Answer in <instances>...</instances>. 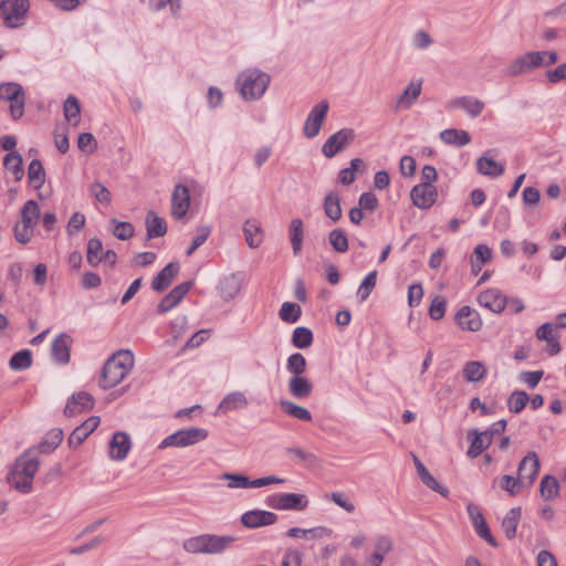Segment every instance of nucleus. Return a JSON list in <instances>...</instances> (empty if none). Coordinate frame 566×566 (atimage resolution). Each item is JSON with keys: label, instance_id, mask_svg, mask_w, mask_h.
I'll return each instance as SVG.
<instances>
[{"label": "nucleus", "instance_id": "49530a36", "mask_svg": "<svg viewBox=\"0 0 566 566\" xmlns=\"http://www.w3.org/2000/svg\"><path fill=\"white\" fill-rule=\"evenodd\" d=\"M313 343V333L310 328L304 326H298L293 331L292 335V344L294 347L304 349L312 345Z\"/></svg>", "mask_w": 566, "mask_h": 566}, {"label": "nucleus", "instance_id": "a18cd8bd", "mask_svg": "<svg viewBox=\"0 0 566 566\" xmlns=\"http://www.w3.org/2000/svg\"><path fill=\"white\" fill-rule=\"evenodd\" d=\"M485 366L481 361H469L464 365L463 377L467 381L476 382L484 378Z\"/></svg>", "mask_w": 566, "mask_h": 566}, {"label": "nucleus", "instance_id": "0eeeda50", "mask_svg": "<svg viewBox=\"0 0 566 566\" xmlns=\"http://www.w3.org/2000/svg\"><path fill=\"white\" fill-rule=\"evenodd\" d=\"M208 438V430L203 428L180 429L166 437L159 444V449L168 447L186 448L195 446Z\"/></svg>", "mask_w": 566, "mask_h": 566}, {"label": "nucleus", "instance_id": "f03ea898", "mask_svg": "<svg viewBox=\"0 0 566 566\" xmlns=\"http://www.w3.org/2000/svg\"><path fill=\"white\" fill-rule=\"evenodd\" d=\"M235 541L232 535L202 534L186 539L182 547L190 554H220Z\"/></svg>", "mask_w": 566, "mask_h": 566}, {"label": "nucleus", "instance_id": "473e14b6", "mask_svg": "<svg viewBox=\"0 0 566 566\" xmlns=\"http://www.w3.org/2000/svg\"><path fill=\"white\" fill-rule=\"evenodd\" d=\"M289 232L293 253L294 255H298L304 238L303 221L298 218L293 219L290 223Z\"/></svg>", "mask_w": 566, "mask_h": 566}, {"label": "nucleus", "instance_id": "dca6fc26", "mask_svg": "<svg viewBox=\"0 0 566 566\" xmlns=\"http://www.w3.org/2000/svg\"><path fill=\"white\" fill-rule=\"evenodd\" d=\"M478 302L481 306L499 314L504 311L507 297L497 289H489L479 294Z\"/></svg>", "mask_w": 566, "mask_h": 566}, {"label": "nucleus", "instance_id": "79ce46f5", "mask_svg": "<svg viewBox=\"0 0 566 566\" xmlns=\"http://www.w3.org/2000/svg\"><path fill=\"white\" fill-rule=\"evenodd\" d=\"M63 440V430L55 428L48 433V438L40 442L36 447L40 453H51Z\"/></svg>", "mask_w": 566, "mask_h": 566}, {"label": "nucleus", "instance_id": "423d86ee", "mask_svg": "<svg viewBox=\"0 0 566 566\" xmlns=\"http://www.w3.org/2000/svg\"><path fill=\"white\" fill-rule=\"evenodd\" d=\"M29 10V0H0V17L7 28L22 27Z\"/></svg>", "mask_w": 566, "mask_h": 566}, {"label": "nucleus", "instance_id": "8fccbe9b", "mask_svg": "<svg viewBox=\"0 0 566 566\" xmlns=\"http://www.w3.org/2000/svg\"><path fill=\"white\" fill-rule=\"evenodd\" d=\"M301 314V306L291 302H284L279 312L280 318L285 323H296Z\"/></svg>", "mask_w": 566, "mask_h": 566}, {"label": "nucleus", "instance_id": "f3484780", "mask_svg": "<svg viewBox=\"0 0 566 566\" xmlns=\"http://www.w3.org/2000/svg\"><path fill=\"white\" fill-rule=\"evenodd\" d=\"M455 322L463 331L478 332L483 322L480 314L468 305L462 306L455 314Z\"/></svg>", "mask_w": 566, "mask_h": 566}, {"label": "nucleus", "instance_id": "5701e85b", "mask_svg": "<svg viewBox=\"0 0 566 566\" xmlns=\"http://www.w3.org/2000/svg\"><path fill=\"white\" fill-rule=\"evenodd\" d=\"M73 339L70 335L62 333L53 342L51 353L53 359L59 364H66L70 361V352Z\"/></svg>", "mask_w": 566, "mask_h": 566}, {"label": "nucleus", "instance_id": "c85d7f7f", "mask_svg": "<svg viewBox=\"0 0 566 566\" xmlns=\"http://www.w3.org/2000/svg\"><path fill=\"white\" fill-rule=\"evenodd\" d=\"M242 280L237 274H229L220 282V295L223 300H233L241 291Z\"/></svg>", "mask_w": 566, "mask_h": 566}, {"label": "nucleus", "instance_id": "cd10ccee", "mask_svg": "<svg viewBox=\"0 0 566 566\" xmlns=\"http://www.w3.org/2000/svg\"><path fill=\"white\" fill-rule=\"evenodd\" d=\"M32 449L25 451L20 458H18L13 464L15 469H20L24 476L33 481L35 473L39 470L40 461L36 458L31 457Z\"/></svg>", "mask_w": 566, "mask_h": 566}, {"label": "nucleus", "instance_id": "4be33fe9", "mask_svg": "<svg viewBox=\"0 0 566 566\" xmlns=\"http://www.w3.org/2000/svg\"><path fill=\"white\" fill-rule=\"evenodd\" d=\"M180 265L178 262L168 263L151 282V289L156 292L165 291L178 275Z\"/></svg>", "mask_w": 566, "mask_h": 566}, {"label": "nucleus", "instance_id": "ea45409f", "mask_svg": "<svg viewBox=\"0 0 566 566\" xmlns=\"http://www.w3.org/2000/svg\"><path fill=\"white\" fill-rule=\"evenodd\" d=\"M28 179L31 186L40 189L45 184V170L39 159H33L28 167Z\"/></svg>", "mask_w": 566, "mask_h": 566}, {"label": "nucleus", "instance_id": "052dcab7", "mask_svg": "<svg viewBox=\"0 0 566 566\" xmlns=\"http://www.w3.org/2000/svg\"><path fill=\"white\" fill-rule=\"evenodd\" d=\"M447 308V301L442 295H437L429 307V315L434 321L443 318Z\"/></svg>", "mask_w": 566, "mask_h": 566}, {"label": "nucleus", "instance_id": "5fc2aeb1", "mask_svg": "<svg viewBox=\"0 0 566 566\" xmlns=\"http://www.w3.org/2000/svg\"><path fill=\"white\" fill-rule=\"evenodd\" d=\"M306 366V359L301 353H294L287 358L286 368L293 376L303 375Z\"/></svg>", "mask_w": 566, "mask_h": 566}, {"label": "nucleus", "instance_id": "7ed1b4c3", "mask_svg": "<svg viewBox=\"0 0 566 566\" xmlns=\"http://www.w3.org/2000/svg\"><path fill=\"white\" fill-rule=\"evenodd\" d=\"M270 84V76L259 70H247L237 78L241 96L245 101H255L263 96Z\"/></svg>", "mask_w": 566, "mask_h": 566}, {"label": "nucleus", "instance_id": "a19ab883", "mask_svg": "<svg viewBox=\"0 0 566 566\" xmlns=\"http://www.w3.org/2000/svg\"><path fill=\"white\" fill-rule=\"evenodd\" d=\"M324 212L334 222L342 218V208L339 196L335 192H329L324 199Z\"/></svg>", "mask_w": 566, "mask_h": 566}, {"label": "nucleus", "instance_id": "39448f33", "mask_svg": "<svg viewBox=\"0 0 566 566\" xmlns=\"http://www.w3.org/2000/svg\"><path fill=\"white\" fill-rule=\"evenodd\" d=\"M506 420L501 419L494 422L489 429L480 432L478 429H471L468 432V439L471 441L470 448L467 452L468 457L474 459L486 450L495 434L503 432L506 429Z\"/></svg>", "mask_w": 566, "mask_h": 566}, {"label": "nucleus", "instance_id": "6e6552de", "mask_svg": "<svg viewBox=\"0 0 566 566\" xmlns=\"http://www.w3.org/2000/svg\"><path fill=\"white\" fill-rule=\"evenodd\" d=\"M544 65L542 53L530 51L507 64L505 75L515 77Z\"/></svg>", "mask_w": 566, "mask_h": 566}, {"label": "nucleus", "instance_id": "a211bd4d", "mask_svg": "<svg viewBox=\"0 0 566 566\" xmlns=\"http://www.w3.org/2000/svg\"><path fill=\"white\" fill-rule=\"evenodd\" d=\"M192 286L191 281L182 282L175 286L158 304V313H167L178 305Z\"/></svg>", "mask_w": 566, "mask_h": 566}, {"label": "nucleus", "instance_id": "c756f323", "mask_svg": "<svg viewBox=\"0 0 566 566\" xmlns=\"http://www.w3.org/2000/svg\"><path fill=\"white\" fill-rule=\"evenodd\" d=\"M146 229L149 239L160 238L167 233V226L165 220L158 217L153 210L147 212Z\"/></svg>", "mask_w": 566, "mask_h": 566}, {"label": "nucleus", "instance_id": "e433bc0d", "mask_svg": "<svg viewBox=\"0 0 566 566\" xmlns=\"http://www.w3.org/2000/svg\"><path fill=\"white\" fill-rule=\"evenodd\" d=\"M243 232L250 248H258L262 243L263 234L256 220L245 221Z\"/></svg>", "mask_w": 566, "mask_h": 566}, {"label": "nucleus", "instance_id": "bf43d9fd", "mask_svg": "<svg viewBox=\"0 0 566 566\" xmlns=\"http://www.w3.org/2000/svg\"><path fill=\"white\" fill-rule=\"evenodd\" d=\"M24 94L23 88L20 84L11 82L3 83L0 85V98L4 101L17 99Z\"/></svg>", "mask_w": 566, "mask_h": 566}, {"label": "nucleus", "instance_id": "f257e3e1", "mask_svg": "<svg viewBox=\"0 0 566 566\" xmlns=\"http://www.w3.org/2000/svg\"><path fill=\"white\" fill-rule=\"evenodd\" d=\"M134 356L128 349H119L104 364L99 386L109 389L117 386L133 369Z\"/></svg>", "mask_w": 566, "mask_h": 566}, {"label": "nucleus", "instance_id": "37998d69", "mask_svg": "<svg viewBox=\"0 0 566 566\" xmlns=\"http://www.w3.org/2000/svg\"><path fill=\"white\" fill-rule=\"evenodd\" d=\"M3 166L8 171H11L15 176V180L20 181L23 177V160L19 153L11 151L3 158Z\"/></svg>", "mask_w": 566, "mask_h": 566}, {"label": "nucleus", "instance_id": "6e6d98bb", "mask_svg": "<svg viewBox=\"0 0 566 566\" xmlns=\"http://www.w3.org/2000/svg\"><path fill=\"white\" fill-rule=\"evenodd\" d=\"M530 401V397L525 391H513L507 400V406L510 411L514 413L521 412L527 402Z\"/></svg>", "mask_w": 566, "mask_h": 566}, {"label": "nucleus", "instance_id": "bb28decb", "mask_svg": "<svg viewBox=\"0 0 566 566\" xmlns=\"http://www.w3.org/2000/svg\"><path fill=\"white\" fill-rule=\"evenodd\" d=\"M290 394L297 399H305L313 391V384L302 375L292 376L287 384Z\"/></svg>", "mask_w": 566, "mask_h": 566}, {"label": "nucleus", "instance_id": "58836bf2", "mask_svg": "<svg viewBox=\"0 0 566 566\" xmlns=\"http://www.w3.org/2000/svg\"><path fill=\"white\" fill-rule=\"evenodd\" d=\"M440 138L449 145L465 146L470 143V135L465 130L448 128L440 133Z\"/></svg>", "mask_w": 566, "mask_h": 566}, {"label": "nucleus", "instance_id": "9d476101", "mask_svg": "<svg viewBox=\"0 0 566 566\" xmlns=\"http://www.w3.org/2000/svg\"><path fill=\"white\" fill-rule=\"evenodd\" d=\"M327 112V101H321L317 105H315L312 108L304 125V135L307 138H313L319 133V129L324 123Z\"/></svg>", "mask_w": 566, "mask_h": 566}, {"label": "nucleus", "instance_id": "20e7f679", "mask_svg": "<svg viewBox=\"0 0 566 566\" xmlns=\"http://www.w3.org/2000/svg\"><path fill=\"white\" fill-rule=\"evenodd\" d=\"M41 217L40 206L35 200H28L21 209V221L14 228V238L21 244H27L31 241Z\"/></svg>", "mask_w": 566, "mask_h": 566}, {"label": "nucleus", "instance_id": "4c0bfd02", "mask_svg": "<svg viewBox=\"0 0 566 566\" xmlns=\"http://www.w3.org/2000/svg\"><path fill=\"white\" fill-rule=\"evenodd\" d=\"M63 113H64L65 119L70 124H72L75 127L80 124V120H81V105H80L78 99L75 96L70 95L65 99L64 105H63Z\"/></svg>", "mask_w": 566, "mask_h": 566}, {"label": "nucleus", "instance_id": "4d7b16f0", "mask_svg": "<svg viewBox=\"0 0 566 566\" xmlns=\"http://www.w3.org/2000/svg\"><path fill=\"white\" fill-rule=\"evenodd\" d=\"M377 272L368 273L359 285L357 295L361 302L366 301L376 286Z\"/></svg>", "mask_w": 566, "mask_h": 566}, {"label": "nucleus", "instance_id": "393cba45", "mask_svg": "<svg viewBox=\"0 0 566 566\" xmlns=\"http://www.w3.org/2000/svg\"><path fill=\"white\" fill-rule=\"evenodd\" d=\"M248 405L249 400L242 391H232L220 401L218 411L228 413L230 411L245 409Z\"/></svg>", "mask_w": 566, "mask_h": 566}, {"label": "nucleus", "instance_id": "1a4fd4ad", "mask_svg": "<svg viewBox=\"0 0 566 566\" xmlns=\"http://www.w3.org/2000/svg\"><path fill=\"white\" fill-rule=\"evenodd\" d=\"M355 139V132L343 128L327 138L322 147V153L327 158H333Z\"/></svg>", "mask_w": 566, "mask_h": 566}, {"label": "nucleus", "instance_id": "7c9ffc66", "mask_svg": "<svg viewBox=\"0 0 566 566\" xmlns=\"http://www.w3.org/2000/svg\"><path fill=\"white\" fill-rule=\"evenodd\" d=\"M392 549V539L387 535H381L376 538L375 552L370 557L371 566H380L384 562L385 555Z\"/></svg>", "mask_w": 566, "mask_h": 566}, {"label": "nucleus", "instance_id": "72a5a7b5", "mask_svg": "<svg viewBox=\"0 0 566 566\" xmlns=\"http://www.w3.org/2000/svg\"><path fill=\"white\" fill-rule=\"evenodd\" d=\"M523 485L524 482L520 476L514 478L509 474H505L501 478H496L492 482L493 488L500 486L502 490L506 491L511 496L516 495Z\"/></svg>", "mask_w": 566, "mask_h": 566}, {"label": "nucleus", "instance_id": "c03bdc74", "mask_svg": "<svg viewBox=\"0 0 566 566\" xmlns=\"http://www.w3.org/2000/svg\"><path fill=\"white\" fill-rule=\"evenodd\" d=\"M280 407L286 415L293 418L307 422L312 420V415L306 408L298 406L290 400H281Z\"/></svg>", "mask_w": 566, "mask_h": 566}, {"label": "nucleus", "instance_id": "de8ad7c7", "mask_svg": "<svg viewBox=\"0 0 566 566\" xmlns=\"http://www.w3.org/2000/svg\"><path fill=\"white\" fill-rule=\"evenodd\" d=\"M559 491V484L555 476L545 475L539 483L541 496L545 500H553L557 496Z\"/></svg>", "mask_w": 566, "mask_h": 566}, {"label": "nucleus", "instance_id": "603ef678", "mask_svg": "<svg viewBox=\"0 0 566 566\" xmlns=\"http://www.w3.org/2000/svg\"><path fill=\"white\" fill-rule=\"evenodd\" d=\"M328 241L333 249L338 253H344L348 250V239L344 230L337 228L329 232Z\"/></svg>", "mask_w": 566, "mask_h": 566}, {"label": "nucleus", "instance_id": "338daca9", "mask_svg": "<svg viewBox=\"0 0 566 566\" xmlns=\"http://www.w3.org/2000/svg\"><path fill=\"white\" fill-rule=\"evenodd\" d=\"M422 483L431 489L432 491L439 493L443 497L449 495V490L446 486H442L431 474L427 472L426 474L420 476Z\"/></svg>", "mask_w": 566, "mask_h": 566}, {"label": "nucleus", "instance_id": "f8f14e48", "mask_svg": "<svg viewBox=\"0 0 566 566\" xmlns=\"http://www.w3.org/2000/svg\"><path fill=\"white\" fill-rule=\"evenodd\" d=\"M539 468L538 454L535 451H530L520 462L517 473L522 481H526V485L531 486L538 475Z\"/></svg>", "mask_w": 566, "mask_h": 566}, {"label": "nucleus", "instance_id": "0e129e2a", "mask_svg": "<svg viewBox=\"0 0 566 566\" xmlns=\"http://www.w3.org/2000/svg\"><path fill=\"white\" fill-rule=\"evenodd\" d=\"M77 147L87 154L96 149V140L91 133H81L77 138Z\"/></svg>", "mask_w": 566, "mask_h": 566}, {"label": "nucleus", "instance_id": "864d4df0", "mask_svg": "<svg viewBox=\"0 0 566 566\" xmlns=\"http://www.w3.org/2000/svg\"><path fill=\"white\" fill-rule=\"evenodd\" d=\"M285 452L298 462L306 463L308 465H315L319 462L318 458L314 453L305 451L302 448L289 447L285 449Z\"/></svg>", "mask_w": 566, "mask_h": 566}, {"label": "nucleus", "instance_id": "13d9d810", "mask_svg": "<svg viewBox=\"0 0 566 566\" xmlns=\"http://www.w3.org/2000/svg\"><path fill=\"white\" fill-rule=\"evenodd\" d=\"M111 223L114 224L112 232L118 240L124 241L133 237L134 227L132 223L118 221L117 219H112Z\"/></svg>", "mask_w": 566, "mask_h": 566}, {"label": "nucleus", "instance_id": "680f3d73", "mask_svg": "<svg viewBox=\"0 0 566 566\" xmlns=\"http://www.w3.org/2000/svg\"><path fill=\"white\" fill-rule=\"evenodd\" d=\"M221 479L230 481L228 484L231 489H247L251 488V480L243 474H234V473H223Z\"/></svg>", "mask_w": 566, "mask_h": 566}, {"label": "nucleus", "instance_id": "3c124183", "mask_svg": "<svg viewBox=\"0 0 566 566\" xmlns=\"http://www.w3.org/2000/svg\"><path fill=\"white\" fill-rule=\"evenodd\" d=\"M32 364V353L29 349H23L15 353L10 361L9 366L13 370H24L28 369Z\"/></svg>", "mask_w": 566, "mask_h": 566}, {"label": "nucleus", "instance_id": "e2e57ef3", "mask_svg": "<svg viewBox=\"0 0 566 566\" xmlns=\"http://www.w3.org/2000/svg\"><path fill=\"white\" fill-rule=\"evenodd\" d=\"M90 192L101 203L108 205L112 200L109 190L98 181L92 184Z\"/></svg>", "mask_w": 566, "mask_h": 566}, {"label": "nucleus", "instance_id": "6ab92c4d", "mask_svg": "<svg viewBox=\"0 0 566 566\" xmlns=\"http://www.w3.org/2000/svg\"><path fill=\"white\" fill-rule=\"evenodd\" d=\"M190 206L189 189L185 185H177L171 197V212L177 219H181Z\"/></svg>", "mask_w": 566, "mask_h": 566}, {"label": "nucleus", "instance_id": "2f4dec72", "mask_svg": "<svg viewBox=\"0 0 566 566\" xmlns=\"http://www.w3.org/2000/svg\"><path fill=\"white\" fill-rule=\"evenodd\" d=\"M476 170L484 176L492 178L500 177L504 172L502 164L496 163L486 155L481 156L476 161Z\"/></svg>", "mask_w": 566, "mask_h": 566}, {"label": "nucleus", "instance_id": "2eb2a0df", "mask_svg": "<svg viewBox=\"0 0 566 566\" xmlns=\"http://www.w3.org/2000/svg\"><path fill=\"white\" fill-rule=\"evenodd\" d=\"M484 102L473 96H460L452 98L448 102L446 108L448 111H454L461 108L467 114L474 118L478 117L484 109Z\"/></svg>", "mask_w": 566, "mask_h": 566}, {"label": "nucleus", "instance_id": "b1692460", "mask_svg": "<svg viewBox=\"0 0 566 566\" xmlns=\"http://www.w3.org/2000/svg\"><path fill=\"white\" fill-rule=\"evenodd\" d=\"M99 424V417L93 416L76 427L69 437V444L72 448L78 447Z\"/></svg>", "mask_w": 566, "mask_h": 566}, {"label": "nucleus", "instance_id": "c9c22d12", "mask_svg": "<svg viewBox=\"0 0 566 566\" xmlns=\"http://www.w3.org/2000/svg\"><path fill=\"white\" fill-rule=\"evenodd\" d=\"M521 507L511 509L502 521V528L505 536L512 539L516 535V528L521 520Z\"/></svg>", "mask_w": 566, "mask_h": 566}, {"label": "nucleus", "instance_id": "aec40b11", "mask_svg": "<svg viewBox=\"0 0 566 566\" xmlns=\"http://www.w3.org/2000/svg\"><path fill=\"white\" fill-rule=\"evenodd\" d=\"M94 405L93 397L86 391H80L67 400V403L64 409V415L67 417H72L74 415L81 413L85 410H91Z\"/></svg>", "mask_w": 566, "mask_h": 566}, {"label": "nucleus", "instance_id": "412c9836", "mask_svg": "<svg viewBox=\"0 0 566 566\" xmlns=\"http://www.w3.org/2000/svg\"><path fill=\"white\" fill-rule=\"evenodd\" d=\"M132 447L130 439L126 432L117 431L109 442V457L115 461H122L127 457Z\"/></svg>", "mask_w": 566, "mask_h": 566}, {"label": "nucleus", "instance_id": "f704fd0d", "mask_svg": "<svg viewBox=\"0 0 566 566\" xmlns=\"http://www.w3.org/2000/svg\"><path fill=\"white\" fill-rule=\"evenodd\" d=\"M8 483L21 493H30L32 491V482L28 480L20 469L11 468L7 475Z\"/></svg>", "mask_w": 566, "mask_h": 566}, {"label": "nucleus", "instance_id": "09e8293b", "mask_svg": "<svg viewBox=\"0 0 566 566\" xmlns=\"http://www.w3.org/2000/svg\"><path fill=\"white\" fill-rule=\"evenodd\" d=\"M103 245L99 239L93 238L87 242L86 260L92 266H96L103 261Z\"/></svg>", "mask_w": 566, "mask_h": 566}, {"label": "nucleus", "instance_id": "a878e982", "mask_svg": "<svg viewBox=\"0 0 566 566\" xmlns=\"http://www.w3.org/2000/svg\"><path fill=\"white\" fill-rule=\"evenodd\" d=\"M422 90V81H411L397 99V108L408 109L418 99Z\"/></svg>", "mask_w": 566, "mask_h": 566}, {"label": "nucleus", "instance_id": "ddd939ff", "mask_svg": "<svg viewBox=\"0 0 566 566\" xmlns=\"http://www.w3.org/2000/svg\"><path fill=\"white\" fill-rule=\"evenodd\" d=\"M410 198L417 208L427 210L436 203L438 191L434 186L419 184L411 189Z\"/></svg>", "mask_w": 566, "mask_h": 566}, {"label": "nucleus", "instance_id": "4468645a", "mask_svg": "<svg viewBox=\"0 0 566 566\" xmlns=\"http://www.w3.org/2000/svg\"><path fill=\"white\" fill-rule=\"evenodd\" d=\"M277 521V515L270 511L252 510L241 515V523L247 528H258L272 525Z\"/></svg>", "mask_w": 566, "mask_h": 566}, {"label": "nucleus", "instance_id": "69168bd1", "mask_svg": "<svg viewBox=\"0 0 566 566\" xmlns=\"http://www.w3.org/2000/svg\"><path fill=\"white\" fill-rule=\"evenodd\" d=\"M329 499L339 507L344 509L347 513H353L355 511V505L350 502L349 497L342 492H332Z\"/></svg>", "mask_w": 566, "mask_h": 566}, {"label": "nucleus", "instance_id": "774afa93", "mask_svg": "<svg viewBox=\"0 0 566 566\" xmlns=\"http://www.w3.org/2000/svg\"><path fill=\"white\" fill-rule=\"evenodd\" d=\"M545 75H546L547 81L552 84H556L560 81H565L566 80V63L559 64L553 70H548Z\"/></svg>", "mask_w": 566, "mask_h": 566}, {"label": "nucleus", "instance_id": "9b49d317", "mask_svg": "<svg viewBox=\"0 0 566 566\" xmlns=\"http://www.w3.org/2000/svg\"><path fill=\"white\" fill-rule=\"evenodd\" d=\"M269 505L283 511H303L308 505V500L304 494L283 493L269 502Z\"/></svg>", "mask_w": 566, "mask_h": 566}]
</instances>
